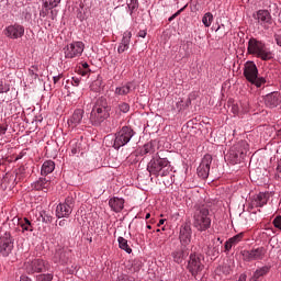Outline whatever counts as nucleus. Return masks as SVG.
<instances>
[{
    "instance_id": "nucleus-1",
    "label": "nucleus",
    "mask_w": 281,
    "mask_h": 281,
    "mask_svg": "<svg viewBox=\"0 0 281 281\" xmlns=\"http://www.w3.org/2000/svg\"><path fill=\"white\" fill-rule=\"evenodd\" d=\"M109 117H111V106L106 99H99L90 112V123L92 126H100Z\"/></svg>"
},
{
    "instance_id": "nucleus-2",
    "label": "nucleus",
    "mask_w": 281,
    "mask_h": 281,
    "mask_svg": "<svg viewBox=\"0 0 281 281\" xmlns=\"http://www.w3.org/2000/svg\"><path fill=\"white\" fill-rule=\"evenodd\" d=\"M193 227L198 232H207L212 227V215L210 209L205 205L195 206L193 213Z\"/></svg>"
},
{
    "instance_id": "nucleus-3",
    "label": "nucleus",
    "mask_w": 281,
    "mask_h": 281,
    "mask_svg": "<svg viewBox=\"0 0 281 281\" xmlns=\"http://www.w3.org/2000/svg\"><path fill=\"white\" fill-rule=\"evenodd\" d=\"M147 170L154 177H168L172 172V165L168 158H160L157 155L147 164Z\"/></svg>"
},
{
    "instance_id": "nucleus-4",
    "label": "nucleus",
    "mask_w": 281,
    "mask_h": 281,
    "mask_svg": "<svg viewBox=\"0 0 281 281\" xmlns=\"http://www.w3.org/2000/svg\"><path fill=\"white\" fill-rule=\"evenodd\" d=\"M247 49L248 54H251L252 56H256L261 60H272L273 58V52H271V49L267 47V44H265V42L259 41L256 37H251L248 41Z\"/></svg>"
},
{
    "instance_id": "nucleus-5",
    "label": "nucleus",
    "mask_w": 281,
    "mask_h": 281,
    "mask_svg": "<svg viewBox=\"0 0 281 281\" xmlns=\"http://www.w3.org/2000/svg\"><path fill=\"white\" fill-rule=\"evenodd\" d=\"M136 133L133 127L126 125L123 126L114 134L112 147L114 148V150H120V148H124V146H127L131 143Z\"/></svg>"
},
{
    "instance_id": "nucleus-6",
    "label": "nucleus",
    "mask_w": 281,
    "mask_h": 281,
    "mask_svg": "<svg viewBox=\"0 0 281 281\" xmlns=\"http://www.w3.org/2000/svg\"><path fill=\"white\" fill-rule=\"evenodd\" d=\"M247 150H249V144H247L246 140H239L231 147L228 154L226 155V158L229 164L236 166V164H240V161L245 159Z\"/></svg>"
},
{
    "instance_id": "nucleus-7",
    "label": "nucleus",
    "mask_w": 281,
    "mask_h": 281,
    "mask_svg": "<svg viewBox=\"0 0 281 281\" xmlns=\"http://www.w3.org/2000/svg\"><path fill=\"white\" fill-rule=\"evenodd\" d=\"M244 76L250 85H255L258 89H260L262 85L267 83V79H265V77H258V67L254 61H247L245 64Z\"/></svg>"
},
{
    "instance_id": "nucleus-8",
    "label": "nucleus",
    "mask_w": 281,
    "mask_h": 281,
    "mask_svg": "<svg viewBox=\"0 0 281 281\" xmlns=\"http://www.w3.org/2000/svg\"><path fill=\"white\" fill-rule=\"evenodd\" d=\"M24 267L29 273H43L52 269V263L43 259H35L33 261H27Z\"/></svg>"
},
{
    "instance_id": "nucleus-9",
    "label": "nucleus",
    "mask_w": 281,
    "mask_h": 281,
    "mask_svg": "<svg viewBox=\"0 0 281 281\" xmlns=\"http://www.w3.org/2000/svg\"><path fill=\"white\" fill-rule=\"evenodd\" d=\"M203 256L196 252H191L189 256V261H188V270L192 276H199L201 271L204 269V265L202 262Z\"/></svg>"
},
{
    "instance_id": "nucleus-10",
    "label": "nucleus",
    "mask_w": 281,
    "mask_h": 281,
    "mask_svg": "<svg viewBox=\"0 0 281 281\" xmlns=\"http://www.w3.org/2000/svg\"><path fill=\"white\" fill-rule=\"evenodd\" d=\"M240 255L244 262H254L255 260H263L265 256H267V249L265 247H258L251 250H241Z\"/></svg>"
},
{
    "instance_id": "nucleus-11",
    "label": "nucleus",
    "mask_w": 281,
    "mask_h": 281,
    "mask_svg": "<svg viewBox=\"0 0 281 281\" xmlns=\"http://www.w3.org/2000/svg\"><path fill=\"white\" fill-rule=\"evenodd\" d=\"M83 52H85V43L82 42H72L70 44H67L64 47V56L65 58H68V59L80 58Z\"/></svg>"
},
{
    "instance_id": "nucleus-12",
    "label": "nucleus",
    "mask_w": 281,
    "mask_h": 281,
    "mask_svg": "<svg viewBox=\"0 0 281 281\" xmlns=\"http://www.w3.org/2000/svg\"><path fill=\"white\" fill-rule=\"evenodd\" d=\"M74 212V198H66L64 202H60L55 211L58 218H69Z\"/></svg>"
},
{
    "instance_id": "nucleus-13",
    "label": "nucleus",
    "mask_w": 281,
    "mask_h": 281,
    "mask_svg": "<svg viewBox=\"0 0 281 281\" xmlns=\"http://www.w3.org/2000/svg\"><path fill=\"white\" fill-rule=\"evenodd\" d=\"M12 249H14V239L10 233H4L0 236V254L7 258L12 254Z\"/></svg>"
},
{
    "instance_id": "nucleus-14",
    "label": "nucleus",
    "mask_w": 281,
    "mask_h": 281,
    "mask_svg": "<svg viewBox=\"0 0 281 281\" xmlns=\"http://www.w3.org/2000/svg\"><path fill=\"white\" fill-rule=\"evenodd\" d=\"M4 35L13 41L23 38L25 36V26L19 23L11 24L4 29Z\"/></svg>"
},
{
    "instance_id": "nucleus-15",
    "label": "nucleus",
    "mask_w": 281,
    "mask_h": 281,
    "mask_svg": "<svg viewBox=\"0 0 281 281\" xmlns=\"http://www.w3.org/2000/svg\"><path fill=\"white\" fill-rule=\"evenodd\" d=\"M179 240L180 246L190 247V243H192V226L190 224L186 223L180 226Z\"/></svg>"
},
{
    "instance_id": "nucleus-16",
    "label": "nucleus",
    "mask_w": 281,
    "mask_h": 281,
    "mask_svg": "<svg viewBox=\"0 0 281 281\" xmlns=\"http://www.w3.org/2000/svg\"><path fill=\"white\" fill-rule=\"evenodd\" d=\"M54 265H60L61 267H65V265H68L69 262V252L65 247L59 246L55 249V252L52 258Z\"/></svg>"
},
{
    "instance_id": "nucleus-17",
    "label": "nucleus",
    "mask_w": 281,
    "mask_h": 281,
    "mask_svg": "<svg viewBox=\"0 0 281 281\" xmlns=\"http://www.w3.org/2000/svg\"><path fill=\"white\" fill-rule=\"evenodd\" d=\"M190 256V247L179 245L171 251V258L176 265H181Z\"/></svg>"
},
{
    "instance_id": "nucleus-18",
    "label": "nucleus",
    "mask_w": 281,
    "mask_h": 281,
    "mask_svg": "<svg viewBox=\"0 0 281 281\" xmlns=\"http://www.w3.org/2000/svg\"><path fill=\"white\" fill-rule=\"evenodd\" d=\"M212 166V155L206 154L198 167V176L201 179H207L210 177V167Z\"/></svg>"
},
{
    "instance_id": "nucleus-19",
    "label": "nucleus",
    "mask_w": 281,
    "mask_h": 281,
    "mask_svg": "<svg viewBox=\"0 0 281 281\" xmlns=\"http://www.w3.org/2000/svg\"><path fill=\"white\" fill-rule=\"evenodd\" d=\"M252 16L255 21H257L262 27H265V25H271L272 23L271 13L269 10H258Z\"/></svg>"
},
{
    "instance_id": "nucleus-20",
    "label": "nucleus",
    "mask_w": 281,
    "mask_h": 281,
    "mask_svg": "<svg viewBox=\"0 0 281 281\" xmlns=\"http://www.w3.org/2000/svg\"><path fill=\"white\" fill-rule=\"evenodd\" d=\"M82 117H85V110L76 109L72 115L68 119V126L76 128V126L82 124Z\"/></svg>"
},
{
    "instance_id": "nucleus-21",
    "label": "nucleus",
    "mask_w": 281,
    "mask_h": 281,
    "mask_svg": "<svg viewBox=\"0 0 281 281\" xmlns=\"http://www.w3.org/2000/svg\"><path fill=\"white\" fill-rule=\"evenodd\" d=\"M131 38H133V33L131 31H125L123 33L122 41L117 46L119 54H124V52H128V47H131Z\"/></svg>"
},
{
    "instance_id": "nucleus-22",
    "label": "nucleus",
    "mask_w": 281,
    "mask_h": 281,
    "mask_svg": "<svg viewBox=\"0 0 281 281\" xmlns=\"http://www.w3.org/2000/svg\"><path fill=\"white\" fill-rule=\"evenodd\" d=\"M124 199L119 196H113L109 199V207L112 212H115V214H120L124 210Z\"/></svg>"
},
{
    "instance_id": "nucleus-23",
    "label": "nucleus",
    "mask_w": 281,
    "mask_h": 281,
    "mask_svg": "<svg viewBox=\"0 0 281 281\" xmlns=\"http://www.w3.org/2000/svg\"><path fill=\"white\" fill-rule=\"evenodd\" d=\"M52 182L47 178H38V180L31 183L32 190L47 192Z\"/></svg>"
},
{
    "instance_id": "nucleus-24",
    "label": "nucleus",
    "mask_w": 281,
    "mask_h": 281,
    "mask_svg": "<svg viewBox=\"0 0 281 281\" xmlns=\"http://www.w3.org/2000/svg\"><path fill=\"white\" fill-rule=\"evenodd\" d=\"M281 102V97L278 92H271L266 95L265 104L268 109H276Z\"/></svg>"
},
{
    "instance_id": "nucleus-25",
    "label": "nucleus",
    "mask_w": 281,
    "mask_h": 281,
    "mask_svg": "<svg viewBox=\"0 0 281 281\" xmlns=\"http://www.w3.org/2000/svg\"><path fill=\"white\" fill-rule=\"evenodd\" d=\"M131 91H135V82L128 81L115 88V95H128Z\"/></svg>"
},
{
    "instance_id": "nucleus-26",
    "label": "nucleus",
    "mask_w": 281,
    "mask_h": 281,
    "mask_svg": "<svg viewBox=\"0 0 281 281\" xmlns=\"http://www.w3.org/2000/svg\"><path fill=\"white\" fill-rule=\"evenodd\" d=\"M13 223H18L23 234H25V232H34V224H32V222L29 221L27 217H23V218L14 217Z\"/></svg>"
},
{
    "instance_id": "nucleus-27",
    "label": "nucleus",
    "mask_w": 281,
    "mask_h": 281,
    "mask_svg": "<svg viewBox=\"0 0 281 281\" xmlns=\"http://www.w3.org/2000/svg\"><path fill=\"white\" fill-rule=\"evenodd\" d=\"M54 170H56V162H54V160H46L42 165L41 175L47 177V175H52Z\"/></svg>"
},
{
    "instance_id": "nucleus-28",
    "label": "nucleus",
    "mask_w": 281,
    "mask_h": 281,
    "mask_svg": "<svg viewBox=\"0 0 281 281\" xmlns=\"http://www.w3.org/2000/svg\"><path fill=\"white\" fill-rule=\"evenodd\" d=\"M269 271H271L270 266H262L257 268L256 271L252 273V280L257 281V280H260V278H265V276H267Z\"/></svg>"
},
{
    "instance_id": "nucleus-29",
    "label": "nucleus",
    "mask_w": 281,
    "mask_h": 281,
    "mask_svg": "<svg viewBox=\"0 0 281 281\" xmlns=\"http://www.w3.org/2000/svg\"><path fill=\"white\" fill-rule=\"evenodd\" d=\"M269 201V194L265 192H260L255 196V205L256 207H265Z\"/></svg>"
},
{
    "instance_id": "nucleus-30",
    "label": "nucleus",
    "mask_w": 281,
    "mask_h": 281,
    "mask_svg": "<svg viewBox=\"0 0 281 281\" xmlns=\"http://www.w3.org/2000/svg\"><path fill=\"white\" fill-rule=\"evenodd\" d=\"M32 12H33L32 7L30 5L24 7L21 12L22 21H24L25 23H32Z\"/></svg>"
},
{
    "instance_id": "nucleus-31",
    "label": "nucleus",
    "mask_w": 281,
    "mask_h": 281,
    "mask_svg": "<svg viewBox=\"0 0 281 281\" xmlns=\"http://www.w3.org/2000/svg\"><path fill=\"white\" fill-rule=\"evenodd\" d=\"M119 247L120 249H123L126 254H133V249L128 247V240L124 237H119L117 238Z\"/></svg>"
},
{
    "instance_id": "nucleus-32",
    "label": "nucleus",
    "mask_w": 281,
    "mask_h": 281,
    "mask_svg": "<svg viewBox=\"0 0 281 281\" xmlns=\"http://www.w3.org/2000/svg\"><path fill=\"white\" fill-rule=\"evenodd\" d=\"M37 221L49 224L52 223V215H49L47 211H40L37 214Z\"/></svg>"
},
{
    "instance_id": "nucleus-33",
    "label": "nucleus",
    "mask_w": 281,
    "mask_h": 281,
    "mask_svg": "<svg viewBox=\"0 0 281 281\" xmlns=\"http://www.w3.org/2000/svg\"><path fill=\"white\" fill-rule=\"evenodd\" d=\"M43 5L45 10H54L60 5V0H43Z\"/></svg>"
},
{
    "instance_id": "nucleus-34",
    "label": "nucleus",
    "mask_w": 281,
    "mask_h": 281,
    "mask_svg": "<svg viewBox=\"0 0 281 281\" xmlns=\"http://www.w3.org/2000/svg\"><path fill=\"white\" fill-rule=\"evenodd\" d=\"M90 89L95 93L100 92L102 89V77L98 76L97 79L90 85Z\"/></svg>"
},
{
    "instance_id": "nucleus-35",
    "label": "nucleus",
    "mask_w": 281,
    "mask_h": 281,
    "mask_svg": "<svg viewBox=\"0 0 281 281\" xmlns=\"http://www.w3.org/2000/svg\"><path fill=\"white\" fill-rule=\"evenodd\" d=\"M214 21V15L211 12H206L202 18V23L204 27H210Z\"/></svg>"
},
{
    "instance_id": "nucleus-36",
    "label": "nucleus",
    "mask_w": 281,
    "mask_h": 281,
    "mask_svg": "<svg viewBox=\"0 0 281 281\" xmlns=\"http://www.w3.org/2000/svg\"><path fill=\"white\" fill-rule=\"evenodd\" d=\"M243 238H245V233H239V234L231 237L228 240H229L231 245H233V247H236V245H238V243L243 241Z\"/></svg>"
},
{
    "instance_id": "nucleus-37",
    "label": "nucleus",
    "mask_w": 281,
    "mask_h": 281,
    "mask_svg": "<svg viewBox=\"0 0 281 281\" xmlns=\"http://www.w3.org/2000/svg\"><path fill=\"white\" fill-rule=\"evenodd\" d=\"M127 8L130 10V15L133 16V12L139 8V0H130V2H127Z\"/></svg>"
},
{
    "instance_id": "nucleus-38",
    "label": "nucleus",
    "mask_w": 281,
    "mask_h": 281,
    "mask_svg": "<svg viewBox=\"0 0 281 281\" xmlns=\"http://www.w3.org/2000/svg\"><path fill=\"white\" fill-rule=\"evenodd\" d=\"M36 280L37 281H52V280H54V272L38 274Z\"/></svg>"
},
{
    "instance_id": "nucleus-39",
    "label": "nucleus",
    "mask_w": 281,
    "mask_h": 281,
    "mask_svg": "<svg viewBox=\"0 0 281 281\" xmlns=\"http://www.w3.org/2000/svg\"><path fill=\"white\" fill-rule=\"evenodd\" d=\"M119 110L121 111V113H128V111H131V105L126 102H123L119 104Z\"/></svg>"
},
{
    "instance_id": "nucleus-40",
    "label": "nucleus",
    "mask_w": 281,
    "mask_h": 281,
    "mask_svg": "<svg viewBox=\"0 0 281 281\" xmlns=\"http://www.w3.org/2000/svg\"><path fill=\"white\" fill-rule=\"evenodd\" d=\"M82 69L83 70L80 71L81 76H89V74H91V69H89V64L88 63L82 64Z\"/></svg>"
},
{
    "instance_id": "nucleus-41",
    "label": "nucleus",
    "mask_w": 281,
    "mask_h": 281,
    "mask_svg": "<svg viewBox=\"0 0 281 281\" xmlns=\"http://www.w3.org/2000/svg\"><path fill=\"white\" fill-rule=\"evenodd\" d=\"M272 225L277 229H280V232H281V215H278V216L274 217V220L272 221Z\"/></svg>"
},
{
    "instance_id": "nucleus-42",
    "label": "nucleus",
    "mask_w": 281,
    "mask_h": 281,
    "mask_svg": "<svg viewBox=\"0 0 281 281\" xmlns=\"http://www.w3.org/2000/svg\"><path fill=\"white\" fill-rule=\"evenodd\" d=\"M143 155H148V153H153V144H145L142 149Z\"/></svg>"
},
{
    "instance_id": "nucleus-43",
    "label": "nucleus",
    "mask_w": 281,
    "mask_h": 281,
    "mask_svg": "<svg viewBox=\"0 0 281 281\" xmlns=\"http://www.w3.org/2000/svg\"><path fill=\"white\" fill-rule=\"evenodd\" d=\"M186 8H188V4H186L183 8H181V9L178 10L176 13H173V14L168 19V21H169V22L175 21L176 18H178L179 14H181V12H183V10H186Z\"/></svg>"
},
{
    "instance_id": "nucleus-44",
    "label": "nucleus",
    "mask_w": 281,
    "mask_h": 281,
    "mask_svg": "<svg viewBox=\"0 0 281 281\" xmlns=\"http://www.w3.org/2000/svg\"><path fill=\"white\" fill-rule=\"evenodd\" d=\"M10 86L0 80V93H8Z\"/></svg>"
},
{
    "instance_id": "nucleus-45",
    "label": "nucleus",
    "mask_w": 281,
    "mask_h": 281,
    "mask_svg": "<svg viewBox=\"0 0 281 281\" xmlns=\"http://www.w3.org/2000/svg\"><path fill=\"white\" fill-rule=\"evenodd\" d=\"M80 77H71V85L72 87H80Z\"/></svg>"
},
{
    "instance_id": "nucleus-46",
    "label": "nucleus",
    "mask_w": 281,
    "mask_h": 281,
    "mask_svg": "<svg viewBox=\"0 0 281 281\" xmlns=\"http://www.w3.org/2000/svg\"><path fill=\"white\" fill-rule=\"evenodd\" d=\"M224 247H225V251H226L227 254H229V251H232V247H234V244L229 243V239H228V240L225 243Z\"/></svg>"
},
{
    "instance_id": "nucleus-47",
    "label": "nucleus",
    "mask_w": 281,
    "mask_h": 281,
    "mask_svg": "<svg viewBox=\"0 0 281 281\" xmlns=\"http://www.w3.org/2000/svg\"><path fill=\"white\" fill-rule=\"evenodd\" d=\"M63 78V74H59L57 76L53 77V82L54 85H58V82H60V79Z\"/></svg>"
},
{
    "instance_id": "nucleus-48",
    "label": "nucleus",
    "mask_w": 281,
    "mask_h": 281,
    "mask_svg": "<svg viewBox=\"0 0 281 281\" xmlns=\"http://www.w3.org/2000/svg\"><path fill=\"white\" fill-rule=\"evenodd\" d=\"M147 32H146V30H140L139 32H138V34H137V36L139 37V38H144L145 36H147Z\"/></svg>"
},
{
    "instance_id": "nucleus-49",
    "label": "nucleus",
    "mask_w": 281,
    "mask_h": 281,
    "mask_svg": "<svg viewBox=\"0 0 281 281\" xmlns=\"http://www.w3.org/2000/svg\"><path fill=\"white\" fill-rule=\"evenodd\" d=\"M5 133H8V127H3L0 125V137H3V135H5Z\"/></svg>"
},
{
    "instance_id": "nucleus-50",
    "label": "nucleus",
    "mask_w": 281,
    "mask_h": 281,
    "mask_svg": "<svg viewBox=\"0 0 281 281\" xmlns=\"http://www.w3.org/2000/svg\"><path fill=\"white\" fill-rule=\"evenodd\" d=\"M238 112H239L238 105L234 104L232 106V113H234V115H238Z\"/></svg>"
},
{
    "instance_id": "nucleus-51",
    "label": "nucleus",
    "mask_w": 281,
    "mask_h": 281,
    "mask_svg": "<svg viewBox=\"0 0 281 281\" xmlns=\"http://www.w3.org/2000/svg\"><path fill=\"white\" fill-rule=\"evenodd\" d=\"M77 19L80 20V21H85V13H82L81 11H79L77 13Z\"/></svg>"
},
{
    "instance_id": "nucleus-52",
    "label": "nucleus",
    "mask_w": 281,
    "mask_h": 281,
    "mask_svg": "<svg viewBox=\"0 0 281 281\" xmlns=\"http://www.w3.org/2000/svg\"><path fill=\"white\" fill-rule=\"evenodd\" d=\"M80 153V147H72L71 148V155H78Z\"/></svg>"
},
{
    "instance_id": "nucleus-53",
    "label": "nucleus",
    "mask_w": 281,
    "mask_h": 281,
    "mask_svg": "<svg viewBox=\"0 0 281 281\" xmlns=\"http://www.w3.org/2000/svg\"><path fill=\"white\" fill-rule=\"evenodd\" d=\"M119 281H135V279L132 277H123V278L119 279Z\"/></svg>"
},
{
    "instance_id": "nucleus-54",
    "label": "nucleus",
    "mask_w": 281,
    "mask_h": 281,
    "mask_svg": "<svg viewBox=\"0 0 281 281\" xmlns=\"http://www.w3.org/2000/svg\"><path fill=\"white\" fill-rule=\"evenodd\" d=\"M238 281H247V274L241 273L238 278Z\"/></svg>"
},
{
    "instance_id": "nucleus-55",
    "label": "nucleus",
    "mask_w": 281,
    "mask_h": 281,
    "mask_svg": "<svg viewBox=\"0 0 281 281\" xmlns=\"http://www.w3.org/2000/svg\"><path fill=\"white\" fill-rule=\"evenodd\" d=\"M20 281H32V279H30L27 276H21Z\"/></svg>"
},
{
    "instance_id": "nucleus-56",
    "label": "nucleus",
    "mask_w": 281,
    "mask_h": 281,
    "mask_svg": "<svg viewBox=\"0 0 281 281\" xmlns=\"http://www.w3.org/2000/svg\"><path fill=\"white\" fill-rule=\"evenodd\" d=\"M59 227H65V225H67V221L66 220H61L58 222Z\"/></svg>"
},
{
    "instance_id": "nucleus-57",
    "label": "nucleus",
    "mask_w": 281,
    "mask_h": 281,
    "mask_svg": "<svg viewBox=\"0 0 281 281\" xmlns=\"http://www.w3.org/2000/svg\"><path fill=\"white\" fill-rule=\"evenodd\" d=\"M164 223H166V220H159L158 227H160V225H164Z\"/></svg>"
},
{
    "instance_id": "nucleus-58",
    "label": "nucleus",
    "mask_w": 281,
    "mask_h": 281,
    "mask_svg": "<svg viewBox=\"0 0 281 281\" xmlns=\"http://www.w3.org/2000/svg\"><path fill=\"white\" fill-rule=\"evenodd\" d=\"M30 74H31L32 76H34L35 78H38V75H37V74H34V70H30Z\"/></svg>"
},
{
    "instance_id": "nucleus-59",
    "label": "nucleus",
    "mask_w": 281,
    "mask_h": 281,
    "mask_svg": "<svg viewBox=\"0 0 281 281\" xmlns=\"http://www.w3.org/2000/svg\"><path fill=\"white\" fill-rule=\"evenodd\" d=\"M148 218H150V213H147V214L145 215V221H148Z\"/></svg>"
},
{
    "instance_id": "nucleus-60",
    "label": "nucleus",
    "mask_w": 281,
    "mask_h": 281,
    "mask_svg": "<svg viewBox=\"0 0 281 281\" xmlns=\"http://www.w3.org/2000/svg\"><path fill=\"white\" fill-rule=\"evenodd\" d=\"M277 172H281V167L280 166L277 167Z\"/></svg>"
},
{
    "instance_id": "nucleus-61",
    "label": "nucleus",
    "mask_w": 281,
    "mask_h": 281,
    "mask_svg": "<svg viewBox=\"0 0 281 281\" xmlns=\"http://www.w3.org/2000/svg\"><path fill=\"white\" fill-rule=\"evenodd\" d=\"M146 228H147V229H153V226L147 225Z\"/></svg>"
},
{
    "instance_id": "nucleus-62",
    "label": "nucleus",
    "mask_w": 281,
    "mask_h": 281,
    "mask_svg": "<svg viewBox=\"0 0 281 281\" xmlns=\"http://www.w3.org/2000/svg\"><path fill=\"white\" fill-rule=\"evenodd\" d=\"M171 183H175V180H172V178H171Z\"/></svg>"
},
{
    "instance_id": "nucleus-63",
    "label": "nucleus",
    "mask_w": 281,
    "mask_h": 281,
    "mask_svg": "<svg viewBox=\"0 0 281 281\" xmlns=\"http://www.w3.org/2000/svg\"><path fill=\"white\" fill-rule=\"evenodd\" d=\"M218 30H221V27H217V29H216V32H218Z\"/></svg>"
},
{
    "instance_id": "nucleus-64",
    "label": "nucleus",
    "mask_w": 281,
    "mask_h": 281,
    "mask_svg": "<svg viewBox=\"0 0 281 281\" xmlns=\"http://www.w3.org/2000/svg\"><path fill=\"white\" fill-rule=\"evenodd\" d=\"M218 30H221V27H217V29H216V32H218Z\"/></svg>"
}]
</instances>
